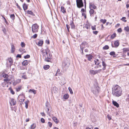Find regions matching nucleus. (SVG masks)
<instances>
[{
    "label": "nucleus",
    "instance_id": "obj_1",
    "mask_svg": "<svg viewBox=\"0 0 129 129\" xmlns=\"http://www.w3.org/2000/svg\"><path fill=\"white\" fill-rule=\"evenodd\" d=\"M121 88L118 85H113L112 88V93L113 95L118 97L121 95Z\"/></svg>",
    "mask_w": 129,
    "mask_h": 129
},
{
    "label": "nucleus",
    "instance_id": "obj_2",
    "mask_svg": "<svg viewBox=\"0 0 129 129\" xmlns=\"http://www.w3.org/2000/svg\"><path fill=\"white\" fill-rule=\"evenodd\" d=\"M98 83L95 82L94 86L92 87L91 90L93 94L95 95H97L100 91V88L98 85Z\"/></svg>",
    "mask_w": 129,
    "mask_h": 129
},
{
    "label": "nucleus",
    "instance_id": "obj_44",
    "mask_svg": "<svg viewBox=\"0 0 129 129\" xmlns=\"http://www.w3.org/2000/svg\"><path fill=\"white\" fill-rule=\"evenodd\" d=\"M126 18L125 17H123L121 18V20L124 22H126Z\"/></svg>",
    "mask_w": 129,
    "mask_h": 129
},
{
    "label": "nucleus",
    "instance_id": "obj_12",
    "mask_svg": "<svg viewBox=\"0 0 129 129\" xmlns=\"http://www.w3.org/2000/svg\"><path fill=\"white\" fill-rule=\"evenodd\" d=\"M70 25L71 26V28H74L75 27V26L74 24L72 21H71L70 22Z\"/></svg>",
    "mask_w": 129,
    "mask_h": 129
},
{
    "label": "nucleus",
    "instance_id": "obj_55",
    "mask_svg": "<svg viewBox=\"0 0 129 129\" xmlns=\"http://www.w3.org/2000/svg\"><path fill=\"white\" fill-rule=\"evenodd\" d=\"M41 122H42L43 123H44L45 122V119L43 118H42L41 119Z\"/></svg>",
    "mask_w": 129,
    "mask_h": 129
},
{
    "label": "nucleus",
    "instance_id": "obj_27",
    "mask_svg": "<svg viewBox=\"0 0 129 129\" xmlns=\"http://www.w3.org/2000/svg\"><path fill=\"white\" fill-rule=\"evenodd\" d=\"M88 55H86V56H87ZM93 56L90 54L89 55H88V56L87 57L88 59V60L90 61L91 60V59H92V58Z\"/></svg>",
    "mask_w": 129,
    "mask_h": 129
},
{
    "label": "nucleus",
    "instance_id": "obj_19",
    "mask_svg": "<svg viewBox=\"0 0 129 129\" xmlns=\"http://www.w3.org/2000/svg\"><path fill=\"white\" fill-rule=\"evenodd\" d=\"M28 63V61L27 60H24L22 63V64L23 66H26L27 65Z\"/></svg>",
    "mask_w": 129,
    "mask_h": 129
},
{
    "label": "nucleus",
    "instance_id": "obj_35",
    "mask_svg": "<svg viewBox=\"0 0 129 129\" xmlns=\"http://www.w3.org/2000/svg\"><path fill=\"white\" fill-rule=\"evenodd\" d=\"M10 79L7 78H6V79H4V81L6 82L7 83H8L9 81H10Z\"/></svg>",
    "mask_w": 129,
    "mask_h": 129
},
{
    "label": "nucleus",
    "instance_id": "obj_43",
    "mask_svg": "<svg viewBox=\"0 0 129 129\" xmlns=\"http://www.w3.org/2000/svg\"><path fill=\"white\" fill-rule=\"evenodd\" d=\"M68 89L71 94H73V92L72 90V89L70 87H69Z\"/></svg>",
    "mask_w": 129,
    "mask_h": 129
},
{
    "label": "nucleus",
    "instance_id": "obj_54",
    "mask_svg": "<svg viewBox=\"0 0 129 129\" xmlns=\"http://www.w3.org/2000/svg\"><path fill=\"white\" fill-rule=\"evenodd\" d=\"M95 27V25H94V26H91V28L93 30H95L96 29Z\"/></svg>",
    "mask_w": 129,
    "mask_h": 129
},
{
    "label": "nucleus",
    "instance_id": "obj_48",
    "mask_svg": "<svg viewBox=\"0 0 129 129\" xmlns=\"http://www.w3.org/2000/svg\"><path fill=\"white\" fill-rule=\"evenodd\" d=\"M110 54L111 56L114 55L115 54V52L114 51L111 52L109 53Z\"/></svg>",
    "mask_w": 129,
    "mask_h": 129
},
{
    "label": "nucleus",
    "instance_id": "obj_36",
    "mask_svg": "<svg viewBox=\"0 0 129 129\" xmlns=\"http://www.w3.org/2000/svg\"><path fill=\"white\" fill-rule=\"evenodd\" d=\"M124 30H125L127 32H129V27L128 26L125 27L124 28Z\"/></svg>",
    "mask_w": 129,
    "mask_h": 129
},
{
    "label": "nucleus",
    "instance_id": "obj_49",
    "mask_svg": "<svg viewBox=\"0 0 129 129\" xmlns=\"http://www.w3.org/2000/svg\"><path fill=\"white\" fill-rule=\"evenodd\" d=\"M30 57V56L29 55H25L24 56V58L26 59L28 58H29Z\"/></svg>",
    "mask_w": 129,
    "mask_h": 129
},
{
    "label": "nucleus",
    "instance_id": "obj_47",
    "mask_svg": "<svg viewBox=\"0 0 129 129\" xmlns=\"http://www.w3.org/2000/svg\"><path fill=\"white\" fill-rule=\"evenodd\" d=\"M21 46L22 47H25V44L23 42H22L21 44Z\"/></svg>",
    "mask_w": 129,
    "mask_h": 129
},
{
    "label": "nucleus",
    "instance_id": "obj_14",
    "mask_svg": "<svg viewBox=\"0 0 129 129\" xmlns=\"http://www.w3.org/2000/svg\"><path fill=\"white\" fill-rule=\"evenodd\" d=\"M89 11V13L91 16H93V14L94 13V11L93 9H90Z\"/></svg>",
    "mask_w": 129,
    "mask_h": 129
},
{
    "label": "nucleus",
    "instance_id": "obj_15",
    "mask_svg": "<svg viewBox=\"0 0 129 129\" xmlns=\"http://www.w3.org/2000/svg\"><path fill=\"white\" fill-rule=\"evenodd\" d=\"M22 78L24 79H27V77L26 76V73L25 72L24 73H22Z\"/></svg>",
    "mask_w": 129,
    "mask_h": 129
},
{
    "label": "nucleus",
    "instance_id": "obj_64",
    "mask_svg": "<svg viewBox=\"0 0 129 129\" xmlns=\"http://www.w3.org/2000/svg\"><path fill=\"white\" fill-rule=\"evenodd\" d=\"M16 6L20 10L21 9V8L18 5V4L17 3L16 4Z\"/></svg>",
    "mask_w": 129,
    "mask_h": 129
},
{
    "label": "nucleus",
    "instance_id": "obj_18",
    "mask_svg": "<svg viewBox=\"0 0 129 129\" xmlns=\"http://www.w3.org/2000/svg\"><path fill=\"white\" fill-rule=\"evenodd\" d=\"M15 48L13 45H12L11 46V52L13 53L15 51Z\"/></svg>",
    "mask_w": 129,
    "mask_h": 129
},
{
    "label": "nucleus",
    "instance_id": "obj_53",
    "mask_svg": "<svg viewBox=\"0 0 129 129\" xmlns=\"http://www.w3.org/2000/svg\"><path fill=\"white\" fill-rule=\"evenodd\" d=\"M48 124L49 126L51 127L52 125V123L50 122H49L48 123Z\"/></svg>",
    "mask_w": 129,
    "mask_h": 129
},
{
    "label": "nucleus",
    "instance_id": "obj_60",
    "mask_svg": "<svg viewBox=\"0 0 129 129\" xmlns=\"http://www.w3.org/2000/svg\"><path fill=\"white\" fill-rule=\"evenodd\" d=\"M43 116H45V114L44 113V112H41L40 113Z\"/></svg>",
    "mask_w": 129,
    "mask_h": 129
},
{
    "label": "nucleus",
    "instance_id": "obj_30",
    "mask_svg": "<svg viewBox=\"0 0 129 129\" xmlns=\"http://www.w3.org/2000/svg\"><path fill=\"white\" fill-rule=\"evenodd\" d=\"M44 60L45 61L49 62L50 61L51 59L49 58L48 57V56H47V57H46L44 59Z\"/></svg>",
    "mask_w": 129,
    "mask_h": 129
},
{
    "label": "nucleus",
    "instance_id": "obj_11",
    "mask_svg": "<svg viewBox=\"0 0 129 129\" xmlns=\"http://www.w3.org/2000/svg\"><path fill=\"white\" fill-rule=\"evenodd\" d=\"M112 104L114 106L117 108L119 107V104L116 101H112Z\"/></svg>",
    "mask_w": 129,
    "mask_h": 129
},
{
    "label": "nucleus",
    "instance_id": "obj_57",
    "mask_svg": "<svg viewBox=\"0 0 129 129\" xmlns=\"http://www.w3.org/2000/svg\"><path fill=\"white\" fill-rule=\"evenodd\" d=\"M37 35L36 34H35L34 35H33V37L35 39L37 38Z\"/></svg>",
    "mask_w": 129,
    "mask_h": 129
},
{
    "label": "nucleus",
    "instance_id": "obj_17",
    "mask_svg": "<svg viewBox=\"0 0 129 129\" xmlns=\"http://www.w3.org/2000/svg\"><path fill=\"white\" fill-rule=\"evenodd\" d=\"M23 7L24 10L25 11L27 9L28 6L27 5L24 3L23 5Z\"/></svg>",
    "mask_w": 129,
    "mask_h": 129
},
{
    "label": "nucleus",
    "instance_id": "obj_58",
    "mask_svg": "<svg viewBox=\"0 0 129 129\" xmlns=\"http://www.w3.org/2000/svg\"><path fill=\"white\" fill-rule=\"evenodd\" d=\"M98 31H93V33L95 34V35H96L98 33Z\"/></svg>",
    "mask_w": 129,
    "mask_h": 129
},
{
    "label": "nucleus",
    "instance_id": "obj_33",
    "mask_svg": "<svg viewBox=\"0 0 129 129\" xmlns=\"http://www.w3.org/2000/svg\"><path fill=\"white\" fill-rule=\"evenodd\" d=\"M19 51L20 52H22V53L26 52V51L24 49L20 48L19 50Z\"/></svg>",
    "mask_w": 129,
    "mask_h": 129
},
{
    "label": "nucleus",
    "instance_id": "obj_31",
    "mask_svg": "<svg viewBox=\"0 0 129 129\" xmlns=\"http://www.w3.org/2000/svg\"><path fill=\"white\" fill-rule=\"evenodd\" d=\"M2 76L4 78H7L9 77V75L7 74L4 73L2 74Z\"/></svg>",
    "mask_w": 129,
    "mask_h": 129
},
{
    "label": "nucleus",
    "instance_id": "obj_39",
    "mask_svg": "<svg viewBox=\"0 0 129 129\" xmlns=\"http://www.w3.org/2000/svg\"><path fill=\"white\" fill-rule=\"evenodd\" d=\"M100 21L102 22L103 23L105 24L106 21V19H101L100 20Z\"/></svg>",
    "mask_w": 129,
    "mask_h": 129
},
{
    "label": "nucleus",
    "instance_id": "obj_23",
    "mask_svg": "<svg viewBox=\"0 0 129 129\" xmlns=\"http://www.w3.org/2000/svg\"><path fill=\"white\" fill-rule=\"evenodd\" d=\"M61 11L63 13H65L66 12L65 8L63 6L61 7Z\"/></svg>",
    "mask_w": 129,
    "mask_h": 129
},
{
    "label": "nucleus",
    "instance_id": "obj_50",
    "mask_svg": "<svg viewBox=\"0 0 129 129\" xmlns=\"http://www.w3.org/2000/svg\"><path fill=\"white\" fill-rule=\"evenodd\" d=\"M6 85V82L5 81H4L2 83V85L3 87H5Z\"/></svg>",
    "mask_w": 129,
    "mask_h": 129
},
{
    "label": "nucleus",
    "instance_id": "obj_25",
    "mask_svg": "<svg viewBox=\"0 0 129 129\" xmlns=\"http://www.w3.org/2000/svg\"><path fill=\"white\" fill-rule=\"evenodd\" d=\"M29 103V101L28 100H27L24 102V103L25 104V107L26 109L28 108V105Z\"/></svg>",
    "mask_w": 129,
    "mask_h": 129
},
{
    "label": "nucleus",
    "instance_id": "obj_4",
    "mask_svg": "<svg viewBox=\"0 0 129 129\" xmlns=\"http://www.w3.org/2000/svg\"><path fill=\"white\" fill-rule=\"evenodd\" d=\"M76 5L77 7L81 8L84 6L82 0H76Z\"/></svg>",
    "mask_w": 129,
    "mask_h": 129
},
{
    "label": "nucleus",
    "instance_id": "obj_16",
    "mask_svg": "<svg viewBox=\"0 0 129 129\" xmlns=\"http://www.w3.org/2000/svg\"><path fill=\"white\" fill-rule=\"evenodd\" d=\"M43 43V41L42 40H40L38 43L37 45L39 46H41Z\"/></svg>",
    "mask_w": 129,
    "mask_h": 129
},
{
    "label": "nucleus",
    "instance_id": "obj_21",
    "mask_svg": "<svg viewBox=\"0 0 129 129\" xmlns=\"http://www.w3.org/2000/svg\"><path fill=\"white\" fill-rule=\"evenodd\" d=\"M90 73L94 75L96 74V71H94L93 70H90L89 71Z\"/></svg>",
    "mask_w": 129,
    "mask_h": 129
},
{
    "label": "nucleus",
    "instance_id": "obj_51",
    "mask_svg": "<svg viewBox=\"0 0 129 129\" xmlns=\"http://www.w3.org/2000/svg\"><path fill=\"white\" fill-rule=\"evenodd\" d=\"M92 128L91 127V125H89L87 127L86 129H92Z\"/></svg>",
    "mask_w": 129,
    "mask_h": 129
},
{
    "label": "nucleus",
    "instance_id": "obj_3",
    "mask_svg": "<svg viewBox=\"0 0 129 129\" xmlns=\"http://www.w3.org/2000/svg\"><path fill=\"white\" fill-rule=\"evenodd\" d=\"M39 26L36 23L33 24L32 26V30L33 33L38 32L39 29Z\"/></svg>",
    "mask_w": 129,
    "mask_h": 129
},
{
    "label": "nucleus",
    "instance_id": "obj_52",
    "mask_svg": "<svg viewBox=\"0 0 129 129\" xmlns=\"http://www.w3.org/2000/svg\"><path fill=\"white\" fill-rule=\"evenodd\" d=\"M96 74L100 73L102 71V69H100L98 70H96Z\"/></svg>",
    "mask_w": 129,
    "mask_h": 129
},
{
    "label": "nucleus",
    "instance_id": "obj_46",
    "mask_svg": "<svg viewBox=\"0 0 129 129\" xmlns=\"http://www.w3.org/2000/svg\"><path fill=\"white\" fill-rule=\"evenodd\" d=\"M89 27V25L87 24H85L84 25V27L86 28L87 29H88Z\"/></svg>",
    "mask_w": 129,
    "mask_h": 129
},
{
    "label": "nucleus",
    "instance_id": "obj_7",
    "mask_svg": "<svg viewBox=\"0 0 129 129\" xmlns=\"http://www.w3.org/2000/svg\"><path fill=\"white\" fill-rule=\"evenodd\" d=\"M89 8L90 9H95L96 7L94 5V4L93 3H89Z\"/></svg>",
    "mask_w": 129,
    "mask_h": 129
},
{
    "label": "nucleus",
    "instance_id": "obj_20",
    "mask_svg": "<svg viewBox=\"0 0 129 129\" xmlns=\"http://www.w3.org/2000/svg\"><path fill=\"white\" fill-rule=\"evenodd\" d=\"M46 109L51 108V106L49 104L48 102H47L46 103Z\"/></svg>",
    "mask_w": 129,
    "mask_h": 129
},
{
    "label": "nucleus",
    "instance_id": "obj_9",
    "mask_svg": "<svg viewBox=\"0 0 129 129\" xmlns=\"http://www.w3.org/2000/svg\"><path fill=\"white\" fill-rule=\"evenodd\" d=\"M119 42L117 40L115 41L114 43V46L113 45L112 43L111 45L112 47H117L119 46Z\"/></svg>",
    "mask_w": 129,
    "mask_h": 129
},
{
    "label": "nucleus",
    "instance_id": "obj_13",
    "mask_svg": "<svg viewBox=\"0 0 129 129\" xmlns=\"http://www.w3.org/2000/svg\"><path fill=\"white\" fill-rule=\"evenodd\" d=\"M52 119L53 121L55 122L57 124L59 122V121L57 120V118L55 117H53L52 118Z\"/></svg>",
    "mask_w": 129,
    "mask_h": 129
},
{
    "label": "nucleus",
    "instance_id": "obj_24",
    "mask_svg": "<svg viewBox=\"0 0 129 129\" xmlns=\"http://www.w3.org/2000/svg\"><path fill=\"white\" fill-rule=\"evenodd\" d=\"M27 13L28 14L32 15L34 16L35 15L32 11H27Z\"/></svg>",
    "mask_w": 129,
    "mask_h": 129
},
{
    "label": "nucleus",
    "instance_id": "obj_62",
    "mask_svg": "<svg viewBox=\"0 0 129 129\" xmlns=\"http://www.w3.org/2000/svg\"><path fill=\"white\" fill-rule=\"evenodd\" d=\"M46 43L47 44H49L50 43L49 41V40H46Z\"/></svg>",
    "mask_w": 129,
    "mask_h": 129
},
{
    "label": "nucleus",
    "instance_id": "obj_34",
    "mask_svg": "<svg viewBox=\"0 0 129 129\" xmlns=\"http://www.w3.org/2000/svg\"><path fill=\"white\" fill-rule=\"evenodd\" d=\"M31 91L32 92H33L34 94H35L36 93V91L34 89H30L28 92H30Z\"/></svg>",
    "mask_w": 129,
    "mask_h": 129
},
{
    "label": "nucleus",
    "instance_id": "obj_45",
    "mask_svg": "<svg viewBox=\"0 0 129 129\" xmlns=\"http://www.w3.org/2000/svg\"><path fill=\"white\" fill-rule=\"evenodd\" d=\"M10 17L11 19H12L13 20L15 19V16L14 14H11L10 15Z\"/></svg>",
    "mask_w": 129,
    "mask_h": 129
},
{
    "label": "nucleus",
    "instance_id": "obj_29",
    "mask_svg": "<svg viewBox=\"0 0 129 129\" xmlns=\"http://www.w3.org/2000/svg\"><path fill=\"white\" fill-rule=\"evenodd\" d=\"M69 97V96L68 94H65L63 96V98L64 99H67Z\"/></svg>",
    "mask_w": 129,
    "mask_h": 129
},
{
    "label": "nucleus",
    "instance_id": "obj_6",
    "mask_svg": "<svg viewBox=\"0 0 129 129\" xmlns=\"http://www.w3.org/2000/svg\"><path fill=\"white\" fill-rule=\"evenodd\" d=\"M88 43L86 41H84L82 42L81 45H80V49H83L87 46Z\"/></svg>",
    "mask_w": 129,
    "mask_h": 129
},
{
    "label": "nucleus",
    "instance_id": "obj_10",
    "mask_svg": "<svg viewBox=\"0 0 129 129\" xmlns=\"http://www.w3.org/2000/svg\"><path fill=\"white\" fill-rule=\"evenodd\" d=\"M46 111L47 114L48 115L50 116V112L51 111V108H48V109H46Z\"/></svg>",
    "mask_w": 129,
    "mask_h": 129
},
{
    "label": "nucleus",
    "instance_id": "obj_32",
    "mask_svg": "<svg viewBox=\"0 0 129 129\" xmlns=\"http://www.w3.org/2000/svg\"><path fill=\"white\" fill-rule=\"evenodd\" d=\"M50 68V66L49 65H46L44 66L43 67V68L44 70H47Z\"/></svg>",
    "mask_w": 129,
    "mask_h": 129
},
{
    "label": "nucleus",
    "instance_id": "obj_41",
    "mask_svg": "<svg viewBox=\"0 0 129 129\" xmlns=\"http://www.w3.org/2000/svg\"><path fill=\"white\" fill-rule=\"evenodd\" d=\"M8 60L9 61V62L10 64H11L13 63V61L12 60V59L11 57L8 58Z\"/></svg>",
    "mask_w": 129,
    "mask_h": 129
},
{
    "label": "nucleus",
    "instance_id": "obj_26",
    "mask_svg": "<svg viewBox=\"0 0 129 129\" xmlns=\"http://www.w3.org/2000/svg\"><path fill=\"white\" fill-rule=\"evenodd\" d=\"M102 65L103 67H106L107 66V64L105 62V60H104L102 59Z\"/></svg>",
    "mask_w": 129,
    "mask_h": 129
},
{
    "label": "nucleus",
    "instance_id": "obj_37",
    "mask_svg": "<svg viewBox=\"0 0 129 129\" xmlns=\"http://www.w3.org/2000/svg\"><path fill=\"white\" fill-rule=\"evenodd\" d=\"M21 86H19L18 87L16 88V90L17 91H19L21 89Z\"/></svg>",
    "mask_w": 129,
    "mask_h": 129
},
{
    "label": "nucleus",
    "instance_id": "obj_63",
    "mask_svg": "<svg viewBox=\"0 0 129 129\" xmlns=\"http://www.w3.org/2000/svg\"><path fill=\"white\" fill-rule=\"evenodd\" d=\"M117 31L118 32L120 33L121 32V28H118L117 30Z\"/></svg>",
    "mask_w": 129,
    "mask_h": 129
},
{
    "label": "nucleus",
    "instance_id": "obj_42",
    "mask_svg": "<svg viewBox=\"0 0 129 129\" xmlns=\"http://www.w3.org/2000/svg\"><path fill=\"white\" fill-rule=\"evenodd\" d=\"M109 47L108 45H106L103 47V49L104 50H107L109 49Z\"/></svg>",
    "mask_w": 129,
    "mask_h": 129
},
{
    "label": "nucleus",
    "instance_id": "obj_40",
    "mask_svg": "<svg viewBox=\"0 0 129 129\" xmlns=\"http://www.w3.org/2000/svg\"><path fill=\"white\" fill-rule=\"evenodd\" d=\"M9 90L10 91L11 93L13 94H14L15 93V92L12 89L11 87H10L9 88Z\"/></svg>",
    "mask_w": 129,
    "mask_h": 129
},
{
    "label": "nucleus",
    "instance_id": "obj_38",
    "mask_svg": "<svg viewBox=\"0 0 129 129\" xmlns=\"http://www.w3.org/2000/svg\"><path fill=\"white\" fill-rule=\"evenodd\" d=\"M116 33H114L111 36V38L112 39H114L116 36Z\"/></svg>",
    "mask_w": 129,
    "mask_h": 129
},
{
    "label": "nucleus",
    "instance_id": "obj_8",
    "mask_svg": "<svg viewBox=\"0 0 129 129\" xmlns=\"http://www.w3.org/2000/svg\"><path fill=\"white\" fill-rule=\"evenodd\" d=\"M10 103L11 106H14L16 104V102L14 99L12 98L11 99Z\"/></svg>",
    "mask_w": 129,
    "mask_h": 129
},
{
    "label": "nucleus",
    "instance_id": "obj_59",
    "mask_svg": "<svg viewBox=\"0 0 129 129\" xmlns=\"http://www.w3.org/2000/svg\"><path fill=\"white\" fill-rule=\"evenodd\" d=\"M21 56L20 54H18L17 56L16 57H19V58H21Z\"/></svg>",
    "mask_w": 129,
    "mask_h": 129
},
{
    "label": "nucleus",
    "instance_id": "obj_5",
    "mask_svg": "<svg viewBox=\"0 0 129 129\" xmlns=\"http://www.w3.org/2000/svg\"><path fill=\"white\" fill-rule=\"evenodd\" d=\"M70 65V63L68 62H63L62 63V67L63 69L66 70Z\"/></svg>",
    "mask_w": 129,
    "mask_h": 129
},
{
    "label": "nucleus",
    "instance_id": "obj_56",
    "mask_svg": "<svg viewBox=\"0 0 129 129\" xmlns=\"http://www.w3.org/2000/svg\"><path fill=\"white\" fill-rule=\"evenodd\" d=\"M2 30L3 32V33L5 34H6V29L5 28H3V29Z\"/></svg>",
    "mask_w": 129,
    "mask_h": 129
},
{
    "label": "nucleus",
    "instance_id": "obj_28",
    "mask_svg": "<svg viewBox=\"0 0 129 129\" xmlns=\"http://www.w3.org/2000/svg\"><path fill=\"white\" fill-rule=\"evenodd\" d=\"M36 125L35 123H33L30 127V128L31 129H34L36 127Z\"/></svg>",
    "mask_w": 129,
    "mask_h": 129
},
{
    "label": "nucleus",
    "instance_id": "obj_22",
    "mask_svg": "<svg viewBox=\"0 0 129 129\" xmlns=\"http://www.w3.org/2000/svg\"><path fill=\"white\" fill-rule=\"evenodd\" d=\"M94 62L95 64L99 65L100 63V61L99 59H96L94 60Z\"/></svg>",
    "mask_w": 129,
    "mask_h": 129
},
{
    "label": "nucleus",
    "instance_id": "obj_61",
    "mask_svg": "<svg viewBox=\"0 0 129 129\" xmlns=\"http://www.w3.org/2000/svg\"><path fill=\"white\" fill-rule=\"evenodd\" d=\"M66 27H67V29L68 30V31H69V29L70 28L69 25L68 24H67L66 25Z\"/></svg>",
    "mask_w": 129,
    "mask_h": 129
}]
</instances>
